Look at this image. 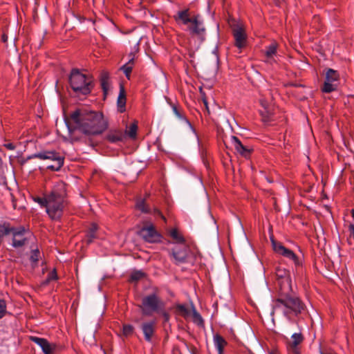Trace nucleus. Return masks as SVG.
<instances>
[{
    "instance_id": "41",
    "label": "nucleus",
    "mask_w": 354,
    "mask_h": 354,
    "mask_svg": "<svg viewBox=\"0 0 354 354\" xmlns=\"http://www.w3.org/2000/svg\"><path fill=\"white\" fill-rule=\"evenodd\" d=\"M4 147L9 150H14L16 148V146L12 143L5 144Z\"/></svg>"
},
{
    "instance_id": "42",
    "label": "nucleus",
    "mask_w": 354,
    "mask_h": 354,
    "mask_svg": "<svg viewBox=\"0 0 354 354\" xmlns=\"http://www.w3.org/2000/svg\"><path fill=\"white\" fill-rule=\"evenodd\" d=\"M202 100H203V104H204V105L205 106L206 110L209 112V107H208L207 100V98H206V97L205 96L204 94H203Z\"/></svg>"
},
{
    "instance_id": "2",
    "label": "nucleus",
    "mask_w": 354,
    "mask_h": 354,
    "mask_svg": "<svg viewBox=\"0 0 354 354\" xmlns=\"http://www.w3.org/2000/svg\"><path fill=\"white\" fill-rule=\"evenodd\" d=\"M176 24L185 26L190 35L197 37L201 41L206 38V28L201 15L194 13L189 8L178 10L174 15Z\"/></svg>"
},
{
    "instance_id": "5",
    "label": "nucleus",
    "mask_w": 354,
    "mask_h": 354,
    "mask_svg": "<svg viewBox=\"0 0 354 354\" xmlns=\"http://www.w3.org/2000/svg\"><path fill=\"white\" fill-rule=\"evenodd\" d=\"M69 83L73 91L78 95H87L93 88V77L82 73L78 69L71 71Z\"/></svg>"
},
{
    "instance_id": "48",
    "label": "nucleus",
    "mask_w": 354,
    "mask_h": 354,
    "mask_svg": "<svg viewBox=\"0 0 354 354\" xmlns=\"http://www.w3.org/2000/svg\"><path fill=\"white\" fill-rule=\"evenodd\" d=\"M216 60L218 61V55H216Z\"/></svg>"
},
{
    "instance_id": "38",
    "label": "nucleus",
    "mask_w": 354,
    "mask_h": 354,
    "mask_svg": "<svg viewBox=\"0 0 354 354\" xmlns=\"http://www.w3.org/2000/svg\"><path fill=\"white\" fill-rule=\"evenodd\" d=\"M157 313L161 315L163 317L164 321L165 322H168L169 320V318H170L169 314L165 310V306L164 307H161L160 310H158L157 312Z\"/></svg>"
},
{
    "instance_id": "36",
    "label": "nucleus",
    "mask_w": 354,
    "mask_h": 354,
    "mask_svg": "<svg viewBox=\"0 0 354 354\" xmlns=\"http://www.w3.org/2000/svg\"><path fill=\"white\" fill-rule=\"evenodd\" d=\"M35 201L38 203L41 207H44L46 209L47 203H48V194H45L44 197H37L35 199Z\"/></svg>"
},
{
    "instance_id": "22",
    "label": "nucleus",
    "mask_w": 354,
    "mask_h": 354,
    "mask_svg": "<svg viewBox=\"0 0 354 354\" xmlns=\"http://www.w3.org/2000/svg\"><path fill=\"white\" fill-rule=\"evenodd\" d=\"M100 84L104 94L106 95L109 89V74L106 71L102 72L100 75Z\"/></svg>"
},
{
    "instance_id": "20",
    "label": "nucleus",
    "mask_w": 354,
    "mask_h": 354,
    "mask_svg": "<svg viewBox=\"0 0 354 354\" xmlns=\"http://www.w3.org/2000/svg\"><path fill=\"white\" fill-rule=\"evenodd\" d=\"M129 57H131V58L129 59V62L120 68V70L123 71L128 80H130L131 73L134 65V55L131 53Z\"/></svg>"
},
{
    "instance_id": "45",
    "label": "nucleus",
    "mask_w": 354,
    "mask_h": 354,
    "mask_svg": "<svg viewBox=\"0 0 354 354\" xmlns=\"http://www.w3.org/2000/svg\"><path fill=\"white\" fill-rule=\"evenodd\" d=\"M289 352H290V354H301L300 351L296 350V349H295V351H289Z\"/></svg>"
},
{
    "instance_id": "16",
    "label": "nucleus",
    "mask_w": 354,
    "mask_h": 354,
    "mask_svg": "<svg viewBox=\"0 0 354 354\" xmlns=\"http://www.w3.org/2000/svg\"><path fill=\"white\" fill-rule=\"evenodd\" d=\"M232 33L235 39V46L239 48H243L246 42V35L244 29L237 26L232 28Z\"/></svg>"
},
{
    "instance_id": "29",
    "label": "nucleus",
    "mask_w": 354,
    "mask_h": 354,
    "mask_svg": "<svg viewBox=\"0 0 354 354\" xmlns=\"http://www.w3.org/2000/svg\"><path fill=\"white\" fill-rule=\"evenodd\" d=\"M170 236L171 237L178 243H185V240L183 235H181L177 229L174 228L170 231Z\"/></svg>"
},
{
    "instance_id": "15",
    "label": "nucleus",
    "mask_w": 354,
    "mask_h": 354,
    "mask_svg": "<svg viewBox=\"0 0 354 354\" xmlns=\"http://www.w3.org/2000/svg\"><path fill=\"white\" fill-rule=\"evenodd\" d=\"M231 141L236 151L241 156L245 158H248L250 156L252 149L243 145L236 136H232Z\"/></svg>"
},
{
    "instance_id": "35",
    "label": "nucleus",
    "mask_w": 354,
    "mask_h": 354,
    "mask_svg": "<svg viewBox=\"0 0 354 354\" xmlns=\"http://www.w3.org/2000/svg\"><path fill=\"white\" fill-rule=\"evenodd\" d=\"M136 207L144 213L149 212V208L147 207L144 200L138 201L136 204Z\"/></svg>"
},
{
    "instance_id": "24",
    "label": "nucleus",
    "mask_w": 354,
    "mask_h": 354,
    "mask_svg": "<svg viewBox=\"0 0 354 354\" xmlns=\"http://www.w3.org/2000/svg\"><path fill=\"white\" fill-rule=\"evenodd\" d=\"M25 232V227L21 226L19 227H7L5 229V233L6 234L12 233L13 238L21 237L24 235Z\"/></svg>"
},
{
    "instance_id": "1",
    "label": "nucleus",
    "mask_w": 354,
    "mask_h": 354,
    "mask_svg": "<svg viewBox=\"0 0 354 354\" xmlns=\"http://www.w3.org/2000/svg\"><path fill=\"white\" fill-rule=\"evenodd\" d=\"M74 128L86 136H97L108 129V120L100 112L79 108L70 115Z\"/></svg>"
},
{
    "instance_id": "37",
    "label": "nucleus",
    "mask_w": 354,
    "mask_h": 354,
    "mask_svg": "<svg viewBox=\"0 0 354 354\" xmlns=\"http://www.w3.org/2000/svg\"><path fill=\"white\" fill-rule=\"evenodd\" d=\"M6 313V303L5 300L0 299V319L3 318Z\"/></svg>"
},
{
    "instance_id": "44",
    "label": "nucleus",
    "mask_w": 354,
    "mask_h": 354,
    "mask_svg": "<svg viewBox=\"0 0 354 354\" xmlns=\"http://www.w3.org/2000/svg\"><path fill=\"white\" fill-rule=\"evenodd\" d=\"M1 40L3 41V42L6 43L8 40V36L5 34L2 35Z\"/></svg>"
},
{
    "instance_id": "3",
    "label": "nucleus",
    "mask_w": 354,
    "mask_h": 354,
    "mask_svg": "<svg viewBox=\"0 0 354 354\" xmlns=\"http://www.w3.org/2000/svg\"><path fill=\"white\" fill-rule=\"evenodd\" d=\"M66 196V185L62 181L57 182L51 192L48 194L46 212L50 219L53 221L61 219L67 205Z\"/></svg>"
},
{
    "instance_id": "9",
    "label": "nucleus",
    "mask_w": 354,
    "mask_h": 354,
    "mask_svg": "<svg viewBox=\"0 0 354 354\" xmlns=\"http://www.w3.org/2000/svg\"><path fill=\"white\" fill-rule=\"evenodd\" d=\"M339 80V73L332 68H328L326 71L324 84L322 88V92L329 93L335 91L338 86Z\"/></svg>"
},
{
    "instance_id": "10",
    "label": "nucleus",
    "mask_w": 354,
    "mask_h": 354,
    "mask_svg": "<svg viewBox=\"0 0 354 354\" xmlns=\"http://www.w3.org/2000/svg\"><path fill=\"white\" fill-rule=\"evenodd\" d=\"M138 234L145 241L149 243H157L161 239V235L151 224L143 226L139 231Z\"/></svg>"
},
{
    "instance_id": "4",
    "label": "nucleus",
    "mask_w": 354,
    "mask_h": 354,
    "mask_svg": "<svg viewBox=\"0 0 354 354\" xmlns=\"http://www.w3.org/2000/svg\"><path fill=\"white\" fill-rule=\"evenodd\" d=\"M290 290H279V297L274 301L273 309L281 312L290 319L293 316H298L305 308V304L299 297L289 293Z\"/></svg>"
},
{
    "instance_id": "32",
    "label": "nucleus",
    "mask_w": 354,
    "mask_h": 354,
    "mask_svg": "<svg viewBox=\"0 0 354 354\" xmlns=\"http://www.w3.org/2000/svg\"><path fill=\"white\" fill-rule=\"evenodd\" d=\"M19 239H17V237L13 238L12 246L14 248H20V247L23 246L26 241V239L25 238H23V236L19 237Z\"/></svg>"
},
{
    "instance_id": "26",
    "label": "nucleus",
    "mask_w": 354,
    "mask_h": 354,
    "mask_svg": "<svg viewBox=\"0 0 354 354\" xmlns=\"http://www.w3.org/2000/svg\"><path fill=\"white\" fill-rule=\"evenodd\" d=\"M278 48V44L276 41H272L270 45L266 47L265 55L266 57L271 59L277 54Z\"/></svg>"
},
{
    "instance_id": "39",
    "label": "nucleus",
    "mask_w": 354,
    "mask_h": 354,
    "mask_svg": "<svg viewBox=\"0 0 354 354\" xmlns=\"http://www.w3.org/2000/svg\"><path fill=\"white\" fill-rule=\"evenodd\" d=\"M47 277L48 278V280L52 281H56L58 279V276L57 274L56 269H53L49 274L47 275Z\"/></svg>"
},
{
    "instance_id": "7",
    "label": "nucleus",
    "mask_w": 354,
    "mask_h": 354,
    "mask_svg": "<svg viewBox=\"0 0 354 354\" xmlns=\"http://www.w3.org/2000/svg\"><path fill=\"white\" fill-rule=\"evenodd\" d=\"M164 306L165 303L156 292L144 297L141 305L139 306L142 314L145 316H151L153 313H157L161 307Z\"/></svg>"
},
{
    "instance_id": "30",
    "label": "nucleus",
    "mask_w": 354,
    "mask_h": 354,
    "mask_svg": "<svg viewBox=\"0 0 354 354\" xmlns=\"http://www.w3.org/2000/svg\"><path fill=\"white\" fill-rule=\"evenodd\" d=\"M192 307L193 322L198 326L202 325L203 324V319L202 317L196 311L194 305H192Z\"/></svg>"
},
{
    "instance_id": "21",
    "label": "nucleus",
    "mask_w": 354,
    "mask_h": 354,
    "mask_svg": "<svg viewBox=\"0 0 354 354\" xmlns=\"http://www.w3.org/2000/svg\"><path fill=\"white\" fill-rule=\"evenodd\" d=\"M175 312L176 315L187 319L191 315V311L185 304H178L175 306Z\"/></svg>"
},
{
    "instance_id": "19",
    "label": "nucleus",
    "mask_w": 354,
    "mask_h": 354,
    "mask_svg": "<svg viewBox=\"0 0 354 354\" xmlns=\"http://www.w3.org/2000/svg\"><path fill=\"white\" fill-rule=\"evenodd\" d=\"M291 337L292 342L288 344L289 351L299 350L298 345L304 340L303 335L301 333H294Z\"/></svg>"
},
{
    "instance_id": "43",
    "label": "nucleus",
    "mask_w": 354,
    "mask_h": 354,
    "mask_svg": "<svg viewBox=\"0 0 354 354\" xmlns=\"http://www.w3.org/2000/svg\"><path fill=\"white\" fill-rule=\"evenodd\" d=\"M50 281H50V280H48V277H46V279L44 281H42L41 285H42V286H47V285H48Z\"/></svg>"
},
{
    "instance_id": "18",
    "label": "nucleus",
    "mask_w": 354,
    "mask_h": 354,
    "mask_svg": "<svg viewBox=\"0 0 354 354\" xmlns=\"http://www.w3.org/2000/svg\"><path fill=\"white\" fill-rule=\"evenodd\" d=\"M213 342L218 354H223L224 348L227 344V341L221 335L216 333L214 335Z\"/></svg>"
},
{
    "instance_id": "14",
    "label": "nucleus",
    "mask_w": 354,
    "mask_h": 354,
    "mask_svg": "<svg viewBox=\"0 0 354 354\" xmlns=\"http://www.w3.org/2000/svg\"><path fill=\"white\" fill-rule=\"evenodd\" d=\"M156 328V322L155 320H151L149 322H143L141 324V329L145 336V339L151 342L152 337H153Z\"/></svg>"
},
{
    "instance_id": "12",
    "label": "nucleus",
    "mask_w": 354,
    "mask_h": 354,
    "mask_svg": "<svg viewBox=\"0 0 354 354\" xmlns=\"http://www.w3.org/2000/svg\"><path fill=\"white\" fill-rule=\"evenodd\" d=\"M276 274L279 279L278 285L279 290H283V289L292 290L291 280L289 277L288 272L286 270L277 269Z\"/></svg>"
},
{
    "instance_id": "28",
    "label": "nucleus",
    "mask_w": 354,
    "mask_h": 354,
    "mask_svg": "<svg viewBox=\"0 0 354 354\" xmlns=\"http://www.w3.org/2000/svg\"><path fill=\"white\" fill-rule=\"evenodd\" d=\"M138 131V124L136 122H133L129 125V127L126 129L124 133H125V137L127 136L130 138L135 139L137 136Z\"/></svg>"
},
{
    "instance_id": "47",
    "label": "nucleus",
    "mask_w": 354,
    "mask_h": 354,
    "mask_svg": "<svg viewBox=\"0 0 354 354\" xmlns=\"http://www.w3.org/2000/svg\"><path fill=\"white\" fill-rule=\"evenodd\" d=\"M2 162H2V160H1V158H0V167L2 165Z\"/></svg>"
},
{
    "instance_id": "23",
    "label": "nucleus",
    "mask_w": 354,
    "mask_h": 354,
    "mask_svg": "<svg viewBox=\"0 0 354 354\" xmlns=\"http://www.w3.org/2000/svg\"><path fill=\"white\" fill-rule=\"evenodd\" d=\"M126 104V94L124 88L122 86H120V93L118 97V106L120 112L124 111Z\"/></svg>"
},
{
    "instance_id": "34",
    "label": "nucleus",
    "mask_w": 354,
    "mask_h": 354,
    "mask_svg": "<svg viewBox=\"0 0 354 354\" xmlns=\"http://www.w3.org/2000/svg\"><path fill=\"white\" fill-rule=\"evenodd\" d=\"M134 328L131 324H124L122 327V333L124 336L128 337L133 332Z\"/></svg>"
},
{
    "instance_id": "40",
    "label": "nucleus",
    "mask_w": 354,
    "mask_h": 354,
    "mask_svg": "<svg viewBox=\"0 0 354 354\" xmlns=\"http://www.w3.org/2000/svg\"><path fill=\"white\" fill-rule=\"evenodd\" d=\"M173 111L178 118L180 119L184 118V117L181 115L180 112L176 106H173Z\"/></svg>"
},
{
    "instance_id": "8",
    "label": "nucleus",
    "mask_w": 354,
    "mask_h": 354,
    "mask_svg": "<svg viewBox=\"0 0 354 354\" xmlns=\"http://www.w3.org/2000/svg\"><path fill=\"white\" fill-rule=\"evenodd\" d=\"M28 158H39L41 160H50L54 162L53 165H48V169L52 171H58L64 165V158L55 151H43L34 153Z\"/></svg>"
},
{
    "instance_id": "33",
    "label": "nucleus",
    "mask_w": 354,
    "mask_h": 354,
    "mask_svg": "<svg viewBox=\"0 0 354 354\" xmlns=\"http://www.w3.org/2000/svg\"><path fill=\"white\" fill-rule=\"evenodd\" d=\"M40 257V252L38 249L32 250L31 251L30 260L33 263H37Z\"/></svg>"
},
{
    "instance_id": "13",
    "label": "nucleus",
    "mask_w": 354,
    "mask_h": 354,
    "mask_svg": "<svg viewBox=\"0 0 354 354\" xmlns=\"http://www.w3.org/2000/svg\"><path fill=\"white\" fill-rule=\"evenodd\" d=\"M30 340L39 345L45 354H53L57 348L56 344H50L48 341L44 338L30 337Z\"/></svg>"
},
{
    "instance_id": "27",
    "label": "nucleus",
    "mask_w": 354,
    "mask_h": 354,
    "mask_svg": "<svg viewBox=\"0 0 354 354\" xmlns=\"http://www.w3.org/2000/svg\"><path fill=\"white\" fill-rule=\"evenodd\" d=\"M172 256L175 259L176 262L183 263L186 259V253L185 251L183 250H172Z\"/></svg>"
},
{
    "instance_id": "31",
    "label": "nucleus",
    "mask_w": 354,
    "mask_h": 354,
    "mask_svg": "<svg viewBox=\"0 0 354 354\" xmlns=\"http://www.w3.org/2000/svg\"><path fill=\"white\" fill-rule=\"evenodd\" d=\"M145 277V273L140 270L134 271L131 274L130 280L138 281Z\"/></svg>"
},
{
    "instance_id": "46",
    "label": "nucleus",
    "mask_w": 354,
    "mask_h": 354,
    "mask_svg": "<svg viewBox=\"0 0 354 354\" xmlns=\"http://www.w3.org/2000/svg\"><path fill=\"white\" fill-rule=\"evenodd\" d=\"M351 214L353 219L354 220V209H352L351 210Z\"/></svg>"
},
{
    "instance_id": "11",
    "label": "nucleus",
    "mask_w": 354,
    "mask_h": 354,
    "mask_svg": "<svg viewBox=\"0 0 354 354\" xmlns=\"http://www.w3.org/2000/svg\"><path fill=\"white\" fill-rule=\"evenodd\" d=\"M104 139L110 143H118L124 141L125 133L121 128H111L104 135Z\"/></svg>"
},
{
    "instance_id": "6",
    "label": "nucleus",
    "mask_w": 354,
    "mask_h": 354,
    "mask_svg": "<svg viewBox=\"0 0 354 354\" xmlns=\"http://www.w3.org/2000/svg\"><path fill=\"white\" fill-rule=\"evenodd\" d=\"M271 241L274 251L283 257L292 261L295 266L296 274L298 276L302 275L304 274L302 261L296 255V254L292 250L284 247L281 243L277 242L273 239H271Z\"/></svg>"
},
{
    "instance_id": "25",
    "label": "nucleus",
    "mask_w": 354,
    "mask_h": 354,
    "mask_svg": "<svg viewBox=\"0 0 354 354\" xmlns=\"http://www.w3.org/2000/svg\"><path fill=\"white\" fill-rule=\"evenodd\" d=\"M97 230V225L95 223L91 224L88 229L85 238L86 244H90L93 242V239L96 238V232Z\"/></svg>"
},
{
    "instance_id": "17",
    "label": "nucleus",
    "mask_w": 354,
    "mask_h": 354,
    "mask_svg": "<svg viewBox=\"0 0 354 354\" xmlns=\"http://www.w3.org/2000/svg\"><path fill=\"white\" fill-rule=\"evenodd\" d=\"M260 103L263 107V109L260 110L262 120L264 122H268L271 120L272 115L271 105L270 102L264 98L260 100Z\"/></svg>"
}]
</instances>
